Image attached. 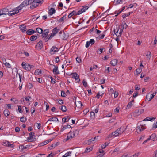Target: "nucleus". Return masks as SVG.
Instances as JSON below:
<instances>
[{
	"mask_svg": "<svg viewBox=\"0 0 157 157\" xmlns=\"http://www.w3.org/2000/svg\"><path fill=\"white\" fill-rule=\"evenodd\" d=\"M18 13V11L16 9V8H15L13 10L9 11L7 14L9 16H11L15 14H17Z\"/></svg>",
	"mask_w": 157,
	"mask_h": 157,
	"instance_id": "nucleus-8",
	"label": "nucleus"
},
{
	"mask_svg": "<svg viewBox=\"0 0 157 157\" xmlns=\"http://www.w3.org/2000/svg\"><path fill=\"white\" fill-rule=\"evenodd\" d=\"M23 7L22 6H21V4L18 6L16 7V9L18 11V12H19Z\"/></svg>",
	"mask_w": 157,
	"mask_h": 157,
	"instance_id": "nucleus-42",
	"label": "nucleus"
},
{
	"mask_svg": "<svg viewBox=\"0 0 157 157\" xmlns=\"http://www.w3.org/2000/svg\"><path fill=\"white\" fill-rule=\"evenodd\" d=\"M43 0H35V2H36V3L38 4L41 3H42Z\"/></svg>",
	"mask_w": 157,
	"mask_h": 157,
	"instance_id": "nucleus-64",
	"label": "nucleus"
},
{
	"mask_svg": "<svg viewBox=\"0 0 157 157\" xmlns=\"http://www.w3.org/2000/svg\"><path fill=\"white\" fill-rule=\"evenodd\" d=\"M136 75H138L142 71V69L140 67L136 69Z\"/></svg>",
	"mask_w": 157,
	"mask_h": 157,
	"instance_id": "nucleus-41",
	"label": "nucleus"
},
{
	"mask_svg": "<svg viewBox=\"0 0 157 157\" xmlns=\"http://www.w3.org/2000/svg\"><path fill=\"white\" fill-rule=\"evenodd\" d=\"M98 137V136H97V137H95L94 138H91V139L89 140L88 144H91L94 143V141L97 139V138Z\"/></svg>",
	"mask_w": 157,
	"mask_h": 157,
	"instance_id": "nucleus-14",
	"label": "nucleus"
},
{
	"mask_svg": "<svg viewBox=\"0 0 157 157\" xmlns=\"http://www.w3.org/2000/svg\"><path fill=\"white\" fill-rule=\"evenodd\" d=\"M157 128V121L155 123H154L153 124L152 129L153 130Z\"/></svg>",
	"mask_w": 157,
	"mask_h": 157,
	"instance_id": "nucleus-51",
	"label": "nucleus"
},
{
	"mask_svg": "<svg viewBox=\"0 0 157 157\" xmlns=\"http://www.w3.org/2000/svg\"><path fill=\"white\" fill-rule=\"evenodd\" d=\"M79 15V14H78V12H76L75 10H73L72 12L70 13H69V14H68V17L69 18H70L73 15L76 16V15Z\"/></svg>",
	"mask_w": 157,
	"mask_h": 157,
	"instance_id": "nucleus-11",
	"label": "nucleus"
},
{
	"mask_svg": "<svg viewBox=\"0 0 157 157\" xmlns=\"http://www.w3.org/2000/svg\"><path fill=\"white\" fill-rule=\"evenodd\" d=\"M67 15H65L63 17L61 18L59 20V22H61L63 21H64L66 19V17Z\"/></svg>",
	"mask_w": 157,
	"mask_h": 157,
	"instance_id": "nucleus-37",
	"label": "nucleus"
},
{
	"mask_svg": "<svg viewBox=\"0 0 157 157\" xmlns=\"http://www.w3.org/2000/svg\"><path fill=\"white\" fill-rule=\"evenodd\" d=\"M82 83H83V85L85 87H86L87 86V82L86 81L84 80L82 81Z\"/></svg>",
	"mask_w": 157,
	"mask_h": 157,
	"instance_id": "nucleus-52",
	"label": "nucleus"
},
{
	"mask_svg": "<svg viewBox=\"0 0 157 157\" xmlns=\"http://www.w3.org/2000/svg\"><path fill=\"white\" fill-rule=\"evenodd\" d=\"M123 1H122L121 0H116L114 2V5H118L119 4H123Z\"/></svg>",
	"mask_w": 157,
	"mask_h": 157,
	"instance_id": "nucleus-26",
	"label": "nucleus"
},
{
	"mask_svg": "<svg viewBox=\"0 0 157 157\" xmlns=\"http://www.w3.org/2000/svg\"><path fill=\"white\" fill-rule=\"evenodd\" d=\"M4 64L7 67L10 68L11 67L10 64L9 63H7L6 60H5V63H4Z\"/></svg>",
	"mask_w": 157,
	"mask_h": 157,
	"instance_id": "nucleus-46",
	"label": "nucleus"
},
{
	"mask_svg": "<svg viewBox=\"0 0 157 157\" xmlns=\"http://www.w3.org/2000/svg\"><path fill=\"white\" fill-rule=\"evenodd\" d=\"M132 13V12H129L125 13L122 15V17L123 18H124L126 17H128V16H129Z\"/></svg>",
	"mask_w": 157,
	"mask_h": 157,
	"instance_id": "nucleus-40",
	"label": "nucleus"
},
{
	"mask_svg": "<svg viewBox=\"0 0 157 157\" xmlns=\"http://www.w3.org/2000/svg\"><path fill=\"white\" fill-rule=\"evenodd\" d=\"M71 152H68L65 153L63 156V157H67L68 156H69L70 155Z\"/></svg>",
	"mask_w": 157,
	"mask_h": 157,
	"instance_id": "nucleus-49",
	"label": "nucleus"
},
{
	"mask_svg": "<svg viewBox=\"0 0 157 157\" xmlns=\"http://www.w3.org/2000/svg\"><path fill=\"white\" fill-rule=\"evenodd\" d=\"M150 54H151V52H149V51L147 52V54H146V56L147 58H148L149 59L150 58Z\"/></svg>",
	"mask_w": 157,
	"mask_h": 157,
	"instance_id": "nucleus-53",
	"label": "nucleus"
},
{
	"mask_svg": "<svg viewBox=\"0 0 157 157\" xmlns=\"http://www.w3.org/2000/svg\"><path fill=\"white\" fill-rule=\"evenodd\" d=\"M27 140L28 142H33V136H30L28 137Z\"/></svg>",
	"mask_w": 157,
	"mask_h": 157,
	"instance_id": "nucleus-38",
	"label": "nucleus"
},
{
	"mask_svg": "<svg viewBox=\"0 0 157 157\" xmlns=\"http://www.w3.org/2000/svg\"><path fill=\"white\" fill-rule=\"evenodd\" d=\"M55 35H54V34H53L52 33H51L50 34H49L48 35V39L47 40H45V41L46 42H47L49 40L51 39Z\"/></svg>",
	"mask_w": 157,
	"mask_h": 157,
	"instance_id": "nucleus-29",
	"label": "nucleus"
},
{
	"mask_svg": "<svg viewBox=\"0 0 157 157\" xmlns=\"http://www.w3.org/2000/svg\"><path fill=\"white\" fill-rule=\"evenodd\" d=\"M31 99V98L29 96H27V97H26V98H25V101L27 102L29 101Z\"/></svg>",
	"mask_w": 157,
	"mask_h": 157,
	"instance_id": "nucleus-58",
	"label": "nucleus"
},
{
	"mask_svg": "<svg viewBox=\"0 0 157 157\" xmlns=\"http://www.w3.org/2000/svg\"><path fill=\"white\" fill-rule=\"evenodd\" d=\"M10 100L11 101L14 102L15 103H17L18 101L17 99H16L15 98H12Z\"/></svg>",
	"mask_w": 157,
	"mask_h": 157,
	"instance_id": "nucleus-44",
	"label": "nucleus"
},
{
	"mask_svg": "<svg viewBox=\"0 0 157 157\" xmlns=\"http://www.w3.org/2000/svg\"><path fill=\"white\" fill-rule=\"evenodd\" d=\"M123 29H121L119 31V35H118L117 34H116V36H121L123 33Z\"/></svg>",
	"mask_w": 157,
	"mask_h": 157,
	"instance_id": "nucleus-54",
	"label": "nucleus"
},
{
	"mask_svg": "<svg viewBox=\"0 0 157 157\" xmlns=\"http://www.w3.org/2000/svg\"><path fill=\"white\" fill-rule=\"evenodd\" d=\"M121 29H122L123 30L124 29H126L128 26L125 23H124L123 24H122L121 25Z\"/></svg>",
	"mask_w": 157,
	"mask_h": 157,
	"instance_id": "nucleus-35",
	"label": "nucleus"
},
{
	"mask_svg": "<svg viewBox=\"0 0 157 157\" xmlns=\"http://www.w3.org/2000/svg\"><path fill=\"white\" fill-rule=\"evenodd\" d=\"M18 110L19 113H22L23 112V111L22 109L21 106L20 105H18Z\"/></svg>",
	"mask_w": 157,
	"mask_h": 157,
	"instance_id": "nucleus-55",
	"label": "nucleus"
},
{
	"mask_svg": "<svg viewBox=\"0 0 157 157\" xmlns=\"http://www.w3.org/2000/svg\"><path fill=\"white\" fill-rule=\"evenodd\" d=\"M60 109L63 112H65L67 111L66 107L64 105H61L60 107Z\"/></svg>",
	"mask_w": 157,
	"mask_h": 157,
	"instance_id": "nucleus-31",
	"label": "nucleus"
},
{
	"mask_svg": "<svg viewBox=\"0 0 157 157\" xmlns=\"http://www.w3.org/2000/svg\"><path fill=\"white\" fill-rule=\"evenodd\" d=\"M93 149L92 147H88L85 150V152H90Z\"/></svg>",
	"mask_w": 157,
	"mask_h": 157,
	"instance_id": "nucleus-36",
	"label": "nucleus"
},
{
	"mask_svg": "<svg viewBox=\"0 0 157 157\" xmlns=\"http://www.w3.org/2000/svg\"><path fill=\"white\" fill-rule=\"evenodd\" d=\"M60 30V29H57L56 27L54 28L52 30V33L54 34V35H56V33L59 32Z\"/></svg>",
	"mask_w": 157,
	"mask_h": 157,
	"instance_id": "nucleus-24",
	"label": "nucleus"
},
{
	"mask_svg": "<svg viewBox=\"0 0 157 157\" xmlns=\"http://www.w3.org/2000/svg\"><path fill=\"white\" fill-rule=\"evenodd\" d=\"M20 121L22 122H25L26 121V118L25 117H22L20 118Z\"/></svg>",
	"mask_w": 157,
	"mask_h": 157,
	"instance_id": "nucleus-47",
	"label": "nucleus"
},
{
	"mask_svg": "<svg viewBox=\"0 0 157 157\" xmlns=\"http://www.w3.org/2000/svg\"><path fill=\"white\" fill-rule=\"evenodd\" d=\"M49 32V30L48 29H45L44 31V32L43 33L42 35L43 38H44L45 40L48 39V37H47V36Z\"/></svg>",
	"mask_w": 157,
	"mask_h": 157,
	"instance_id": "nucleus-7",
	"label": "nucleus"
},
{
	"mask_svg": "<svg viewBox=\"0 0 157 157\" xmlns=\"http://www.w3.org/2000/svg\"><path fill=\"white\" fill-rule=\"evenodd\" d=\"M75 105L76 106L78 105V106H77V107H81L82 105L80 101H78L77 103L75 102Z\"/></svg>",
	"mask_w": 157,
	"mask_h": 157,
	"instance_id": "nucleus-32",
	"label": "nucleus"
},
{
	"mask_svg": "<svg viewBox=\"0 0 157 157\" xmlns=\"http://www.w3.org/2000/svg\"><path fill=\"white\" fill-rule=\"evenodd\" d=\"M49 143V141L48 140H46L44 141L40 144V146H43L44 145H45L48 144Z\"/></svg>",
	"mask_w": 157,
	"mask_h": 157,
	"instance_id": "nucleus-39",
	"label": "nucleus"
},
{
	"mask_svg": "<svg viewBox=\"0 0 157 157\" xmlns=\"http://www.w3.org/2000/svg\"><path fill=\"white\" fill-rule=\"evenodd\" d=\"M155 94H156V93H153L151 94V96L149 98V101H150L153 98V97L155 95Z\"/></svg>",
	"mask_w": 157,
	"mask_h": 157,
	"instance_id": "nucleus-61",
	"label": "nucleus"
},
{
	"mask_svg": "<svg viewBox=\"0 0 157 157\" xmlns=\"http://www.w3.org/2000/svg\"><path fill=\"white\" fill-rule=\"evenodd\" d=\"M28 5L27 3V0H24L21 3V6H22L23 7L25 6H27Z\"/></svg>",
	"mask_w": 157,
	"mask_h": 157,
	"instance_id": "nucleus-34",
	"label": "nucleus"
},
{
	"mask_svg": "<svg viewBox=\"0 0 157 157\" xmlns=\"http://www.w3.org/2000/svg\"><path fill=\"white\" fill-rule=\"evenodd\" d=\"M156 119L155 117H148L145 118L143 121H153Z\"/></svg>",
	"mask_w": 157,
	"mask_h": 157,
	"instance_id": "nucleus-12",
	"label": "nucleus"
},
{
	"mask_svg": "<svg viewBox=\"0 0 157 157\" xmlns=\"http://www.w3.org/2000/svg\"><path fill=\"white\" fill-rule=\"evenodd\" d=\"M70 75H72V77L75 79L76 83H79L80 79L79 75L76 73H72Z\"/></svg>",
	"mask_w": 157,
	"mask_h": 157,
	"instance_id": "nucleus-4",
	"label": "nucleus"
},
{
	"mask_svg": "<svg viewBox=\"0 0 157 157\" xmlns=\"http://www.w3.org/2000/svg\"><path fill=\"white\" fill-rule=\"evenodd\" d=\"M89 8V7L87 6H84L82 7V8L79 10L78 12V14L79 15L81 14L83 12H85L86 10H87Z\"/></svg>",
	"mask_w": 157,
	"mask_h": 157,
	"instance_id": "nucleus-9",
	"label": "nucleus"
},
{
	"mask_svg": "<svg viewBox=\"0 0 157 157\" xmlns=\"http://www.w3.org/2000/svg\"><path fill=\"white\" fill-rule=\"evenodd\" d=\"M102 151H100V153H101V156H100V155H98L97 157H102V156L104 155V154L103 153L104 152V151L103 150H102Z\"/></svg>",
	"mask_w": 157,
	"mask_h": 157,
	"instance_id": "nucleus-63",
	"label": "nucleus"
},
{
	"mask_svg": "<svg viewBox=\"0 0 157 157\" xmlns=\"http://www.w3.org/2000/svg\"><path fill=\"white\" fill-rule=\"evenodd\" d=\"M56 145L55 144H54L51 145L50 146L48 147V149H51L53 148H54L56 146Z\"/></svg>",
	"mask_w": 157,
	"mask_h": 157,
	"instance_id": "nucleus-43",
	"label": "nucleus"
},
{
	"mask_svg": "<svg viewBox=\"0 0 157 157\" xmlns=\"http://www.w3.org/2000/svg\"><path fill=\"white\" fill-rule=\"evenodd\" d=\"M42 41L41 40H40L37 44L36 45V48H38L39 49H41L42 47Z\"/></svg>",
	"mask_w": 157,
	"mask_h": 157,
	"instance_id": "nucleus-17",
	"label": "nucleus"
},
{
	"mask_svg": "<svg viewBox=\"0 0 157 157\" xmlns=\"http://www.w3.org/2000/svg\"><path fill=\"white\" fill-rule=\"evenodd\" d=\"M150 139V140L151 139L153 141H155L156 140V136L155 133L152 134L149 138Z\"/></svg>",
	"mask_w": 157,
	"mask_h": 157,
	"instance_id": "nucleus-19",
	"label": "nucleus"
},
{
	"mask_svg": "<svg viewBox=\"0 0 157 157\" xmlns=\"http://www.w3.org/2000/svg\"><path fill=\"white\" fill-rule=\"evenodd\" d=\"M37 38V36H36L35 35H33L30 37V40L31 41H34L36 40Z\"/></svg>",
	"mask_w": 157,
	"mask_h": 157,
	"instance_id": "nucleus-28",
	"label": "nucleus"
},
{
	"mask_svg": "<svg viewBox=\"0 0 157 157\" xmlns=\"http://www.w3.org/2000/svg\"><path fill=\"white\" fill-rule=\"evenodd\" d=\"M117 60L116 59H114L113 60H112L110 62V63L111 64V65L113 66H115L117 64Z\"/></svg>",
	"mask_w": 157,
	"mask_h": 157,
	"instance_id": "nucleus-18",
	"label": "nucleus"
},
{
	"mask_svg": "<svg viewBox=\"0 0 157 157\" xmlns=\"http://www.w3.org/2000/svg\"><path fill=\"white\" fill-rule=\"evenodd\" d=\"M133 104L132 103V101H130L129 102L127 105V108L129 109V108L131 107L132 105Z\"/></svg>",
	"mask_w": 157,
	"mask_h": 157,
	"instance_id": "nucleus-50",
	"label": "nucleus"
},
{
	"mask_svg": "<svg viewBox=\"0 0 157 157\" xmlns=\"http://www.w3.org/2000/svg\"><path fill=\"white\" fill-rule=\"evenodd\" d=\"M76 62L79 63L81 62V60L80 59V57H77L76 58Z\"/></svg>",
	"mask_w": 157,
	"mask_h": 157,
	"instance_id": "nucleus-60",
	"label": "nucleus"
},
{
	"mask_svg": "<svg viewBox=\"0 0 157 157\" xmlns=\"http://www.w3.org/2000/svg\"><path fill=\"white\" fill-rule=\"evenodd\" d=\"M3 113L5 116L7 117L9 115L10 113L7 109H5Z\"/></svg>",
	"mask_w": 157,
	"mask_h": 157,
	"instance_id": "nucleus-30",
	"label": "nucleus"
},
{
	"mask_svg": "<svg viewBox=\"0 0 157 157\" xmlns=\"http://www.w3.org/2000/svg\"><path fill=\"white\" fill-rule=\"evenodd\" d=\"M26 33L29 35H31L32 34L36 33V31L33 30L32 29L28 30L26 32Z\"/></svg>",
	"mask_w": 157,
	"mask_h": 157,
	"instance_id": "nucleus-13",
	"label": "nucleus"
},
{
	"mask_svg": "<svg viewBox=\"0 0 157 157\" xmlns=\"http://www.w3.org/2000/svg\"><path fill=\"white\" fill-rule=\"evenodd\" d=\"M61 96L63 97H65L66 96V94L64 91H61Z\"/></svg>",
	"mask_w": 157,
	"mask_h": 157,
	"instance_id": "nucleus-56",
	"label": "nucleus"
},
{
	"mask_svg": "<svg viewBox=\"0 0 157 157\" xmlns=\"http://www.w3.org/2000/svg\"><path fill=\"white\" fill-rule=\"evenodd\" d=\"M36 32L40 34H41L43 33V30L42 29L40 28H37L36 29Z\"/></svg>",
	"mask_w": 157,
	"mask_h": 157,
	"instance_id": "nucleus-33",
	"label": "nucleus"
},
{
	"mask_svg": "<svg viewBox=\"0 0 157 157\" xmlns=\"http://www.w3.org/2000/svg\"><path fill=\"white\" fill-rule=\"evenodd\" d=\"M109 143H107L106 142L104 144L102 145L101 146V148L102 149H104L105 148L106 146H107L109 144Z\"/></svg>",
	"mask_w": 157,
	"mask_h": 157,
	"instance_id": "nucleus-45",
	"label": "nucleus"
},
{
	"mask_svg": "<svg viewBox=\"0 0 157 157\" xmlns=\"http://www.w3.org/2000/svg\"><path fill=\"white\" fill-rule=\"evenodd\" d=\"M20 29L22 32H25L26 30V26L24 24L21 25L19 27Z\"/></svg>",
	"mask_w": 157,
	"mask_h": 157,
	"instance_id": "nucleus-15",
	"label": "nucleus"
},
{
	"mask_svg": "<svg viewBox=\"0 0 157 157\" xmlns=\"http://www.w3.org/2000/svg\"><path fill=\"white\" fill-rule=\"evenodd\" d=\"M124 129L123 128L121 127L118 129H117L115 132H113L109 134L108 136V138H110L113 136L116 137L118 136L120 134H121L123 132H124Z\"/></svg>",
	"mask_w": 157,
	"mask_h": 157,
	"instance_id": "nucleus-1",
	"label": "nucleus"
},
{
	"mask_svg": "<svg viewBox=\"0 0 157 157\" xmlns=\"http://www.w3.org/2000/svg\"><path fill=\"white\" fill-rule=\"evenodd\" d=\"M89 42L91 45H93L94 44L95 40L94 39H91L90 40Z\"/></svg>",
	"mask_w": 157,
	"mask_h": 157,
	"instance_id": "nucleus-57",
	"label": "nucleus"
},
{
	"mask_svg": "<svg viewBox=\"0 0 157 157\" xmlns=\"http://www.w3.org/2000/svg\"><path fill=\"white\" fill-rule=\"evenodd\" d=\"M4 144H5V145L8 147H10L11 148H13L14 147L13 144H10L8 141H6L5 142Z\"/></svg>",
	"mask_w": 157,
	"mask_h": 157,
	"instance_id": "nucleus-21",
	"label": "nucleus"
},
{
	"mask_svg": "<svg viewBox=\"0 0 157 157\" xmlns=\"http://www.w3.org/2000/svg\"><path fill=\"white\" fill-rule=\"evenodd\" d=\"M38 4L36 3V2L34 1L33 2L32 4L30 5V8L31 9H33L35 8H36L38 6Z\"/></svg>",
	"mask_w": 157,
	"mask_h": 157,
	"instance_id": "nucleus-16",
	"label": "nucleus"
},
{
	"mask_svg": "<svg viewBox=\"0 0 157 157\" xmlns=\"http://www.w3.org/2000/svg\"><path fill=\"white\" fill-rule=\"evenodd\" d=\"M145 125H140L139 126H138L136 128V132L137 133H140L141 131H143L146 128L145 127Z\"/></svg>",
	"mask_w": 157,
	"mask_h": 157,
	"instance_id": "nucleus-5",
	"label": "nucleus"
},
{
	"mask_svg": "<svg viewBox=\"0 0 157 157\" xmlns=\"http://www.w3.org/2000/svg\"><path fill=\"white\" fill-rule=\"evenodd\" d=\"M55 12V10L53 8H52L49 10V12H48L49 15H52L54 14Z\"/></svg>",
	"mask_w": 157,
	"mask_h": 157,
	"instance_id": "nucleus-23",
	"label": "nucleus"
},
{
	"mask_svg": "<svg viewBox=\"0 0 157 157\" xmlns=\"http://www.w3.org/2000/svg\"><path fill=\"white\" fill-rule=\"evenodd\" d=\"M118 95V93L117 91H115L114 93V96L115 98H117Z\"/></svg>",
	"mask_w": 157,
	"mask_h": 157,
	"instance_id": "nucleus-62",
	"label": "nucleus"
},
{
	"mask_svg": "<svg viewBox=\"0 0 157 157\" xmlns=\"http://www.w3.org/2000/svg\"><path fill=\"white\" fill-rule=\"evenodd\" d=\"M59 50L58 48L55 46H53L51 48L50 53L51 55L55 54V53L58 52Z\"/></svg>",
	"mask_w": 157,
	"mask_h": 157,
	"instance_id": "nucleus-6",
	"label": "nucleus"
},
{
	"mask_svg": "<svg viewBox=\"0 0 157 157\" xmlns=\"http://www.w3.org/2000/svg\"><path fill=\"white\" fill-rule=\"evenodd\" d=\"M42 73L40 69H37L35 71V74L36 75H38L41 74Z\"/></svg>",
	"mask_w": 157,
	"mask_h": 157,
	"instance_id": "nucleus-27",
	"label": "nucleus"
},
{
	"mask_svg": "<svg viewBox=\"0 0 157 157\" xmlns=\"http://www.w3.org/2000/svg\"><path fill=\"white\" fill-rule=\"evenodd\" d=\"M71 127V126L69 124L62 126V128L60 130V131L62 132L66 129L67 128H70Z\"/></svg>",
	"mask_w": 157,
	"mask_h": 157,
	"instance_id": "nucleus-22",
	"label": "nucleus"
},
{
	"mask_svg": "<svg viewBox=\"0 0 157 157\" xmlns=\"http://www.w3.org/2000/svg\"><path fill=\"white\" fill-rule=\"evenodd\" d=\"M79 133V131L77 130H76L75 131H71L68 134L66 140H70L74 137L77 136Z\"/></svg>",
	"mask_w": 157,
	"mask_h": 157,
	"instance_id": "nucleus-2",
	"label": "nucleus"
},
{
	"mask_svg": "<svg viewBox=\"0 0 157 157\" xmlns=\"http://www.w3.org/2000/svg\"><path fill=\"white\" fill-rule=\"evenodd\" d=\"M70 118L68 116H67L65 117H64L62 118V122L64 123L69 121Z\"/></svg>",
	"mask_w": 157,
	"mask_h": 157,
	"instance_id": "nucleus-25",
	"label": "nucleus"
},
{
	"mask_svg": "<svg viewBox=\"0 0 157 157\" xmlns=\"http://www.w3.org/2000/svg\"><path fill=\"white\" fill-rule=\"evenodd\" d=\"M21 65L23 68H24L26 70L29 71L31 68L33 67V66L27 63L22 62Z\"/></svg>",
	"mask_w": 157,
	"mask_h": 157,
	"instance_id": "nucleus-3",
	"label": "nucleus"
},
{
	"mask_svg": "<svg viewBox=\"0 0 157 157\" xmlns=\"http://www.w3.org/2000/svg\"><path fill=\"white\" fill-rule=\"evenodd\" d=\"M51 121H57V122H59V121L58 120V119L56 117H52L51 118H50L49 119L48 121H47L46 123L48 122Z\"/></svg>",
	"mask_w": 157,
	"mask_h": 157,
	"instance_id": "nucleus-20",
	"label": "nucleus"
},
{
	"mask_svg": "<svg viewBox=\"0 0 157 157\" xmlns=\"http://www.w3.org/2000/svg\"><path fill=\"white\" fill-rule=\"evenodd\" d=\"M28 87L29 89H31L33 87V85L32 83H29L28 84Z\"/></svg>",
	"mask_w": 157,
	"mask_h": 157,
	"instance_id": "nucleus-59",
	"label": "nucleus"
},
{
	"mask_svg": "<svg viewBox=\"0 0 157 157\" xmlns=\"http://www.w3.org/2000/svg\"><path fill=\"white\" fill-rule=\"evenodd\" d=\"M2 13H6L9 12L8 9L7 8H3L2 9Z\"/></svg>",
	"mask_w": 157,
	"mask_h": 157,
	"instance_id": "nucleus-48",
	"label": "nucleus"
},
{
	"mask_svg": "<svg viewBox=\"0 0 157 157\" xmlns=\"http://www.w3.org/2000/svg\"><path fill=\"white\" fill-rule=\"evenodd\" d=\"M55 67L54 68L53 70V72L55 75H58L60 74L58 70V67L54 65Z\"/></svg>",
	"mask_w": 157,
	"mask_h": 157,
	"instance_id": "nucleus-10",
	"label": "nucleus"
}]
</instances>
